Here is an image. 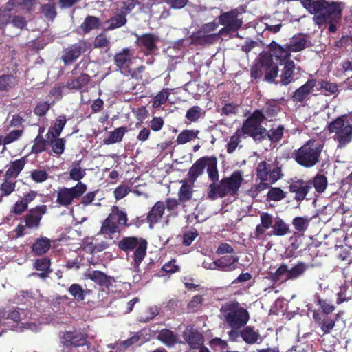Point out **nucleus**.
Here are the masks:
<instances>
[{
    "label": "nucleus",
    "mask_w": 352,
    "mask_h": 352,
    "mask_svg": "<svg viewBox=\"0 0 352 352\" xmlns=\"http://www.w3.org/2000/svg\"><path fill=\"white\" fill-rule=\"evenodd\" d=\"M302 6L314 14L313 20L316 25L320 27L329 24L328 30L331 32L337 30L343 11V4L338 1L326 0H301Z\"/></svg>",
    "instance_id": "nucleus-1"
},
{
    "label": "nucleus",
    "mask_w": 352,
    "mask_h": 352,
    "mask_svg": "<svg viewBox=\"0 0 352 352\" xmlns=\"http://www.w3.org/2000/svg\"><path fill=\"white\" fill-rule=\"evenodd\" d=\"M219 318L228 327L241 329L248 322L250 314L239 302H229L221 307Z\"/></svg>",
    "instance_id": "nucleus-2"
},
{
    "label": "nucleus",
    "mask_w": 352,
    "mask_h": 352,
    "mask_svg": "<svg viewBox=\"0 0 352 352\" xmlns=\"http://www.w3.org/2000/svg\"><path fill=\"white\" fill-rule=\"evenodd\" d=\"M333 138L337 143V148H344L352 142V123L347 115L344 114L338 117L328 125Z\"/></svg>",
    "instance_id": "nucleus-3"
},
{
    "label": "nucleus",
    "mask_w": 352,
    "mask_h": 352,
    "mask_svg": "<svg viewBox=\"0 0 352 352\" xmlns=\"http://www.w3.org/2000/svg\"><path fill=\"white\" fill-rule=\"evenodd\" d=\"M275 60L271 52L270 54H261L259 61L252 67L251 76L258 79L265 73V80L274 82L278 73V63H275Z\"/></svg>",
    "instance_id": "nucleus-4"
},
{
    "label": "nucleus",
    "mask_w": 352,
    "mask_h": 352,
    "mask_svg": "<svg viewBox=\"0 0 352 352\" xmlns=\"http://www.w3.org/2000/svg\"><path fill=\"white\" fill-rule=\"evenodd\" d=\"M321 151V146L314 140H310L299 149L295 151L294 155L298 164L311 168L318 162Z\"/></svg>",
    "instance_id": "nucleus-5"
},
{
    "label": "nucleus",
    "mask_w": 352,
    "mask_h": 352,
    "mask_svg": "<svg viewBox=\"0 0 352 352\" xmlns=\"http://www.w3.org/2000/svg\"><path fill=\"white\" fill-rule=\"evenodd\" d=\"M307 43V40L303 35L294 36L286 44L285 47L272 42L270 45V51L275 57L276 61L283 64L290 56V52H296L302 50Z\"/></svg>",
    "instance_id": "nucleus-6"
},
{
    "label": "nucleus",
    "mask_w": 352,
    "mask_h": 352,
    "mask_svg": "<svg viewBox=\"0 0 352 352\" xmlns=\"http://www.w3.org/2000/svg\"><path fill=\"white\" fill-rule=\"evenodd\" d=\"M126 222V214L119 210L118 208L113 207L109 217L104 221L100 232L106 237L111 238L112 234L120 232Z\"/></svg>",
    "instance_id": "nucleus-7"
},
{
    "label": "nucleus",
    "mask_w": 352,
    "mask_h": 352,
    "mask_svg": "<svg viewBox=\"0 0 352 352\" xmlns=\"http://www.w3.org/2000/svg\"><path fill=\"white\" fill-rule=\"evenodd\" d=\"M28 317V312L22 309L16 308L13 310H6L5 308L0 309V325L2 320L5 319H11L14 322L19 323L15 327V331H23L24 329H30L33 331H38V326L34 322H23Z\"/></svg>",
    "instance_id": "nucleus-8"
},
{
    "label": "nucleus",
    "mask_w": 352,
    "mask_h": 352,
    "mask_svg": "<svg viewBox=\"0 0 352 352\" xmlns=\"http://www.w3.org/2000/svg\"><path fill=\"white\" fill-rule=\"evenodd\" d=\"M308 268L307 264L300 261L292 267L285 263H282L272 274V278L275 281L280 282L294 280L302 276Z\"/></svg>",
    "instance_id": "nucleus-9"
},
{
    "label": "nucleus",
    "mask_w": 352,
    "mask_h": 352,
    "mask_svg": "<svg viewBox=\"0 0 352 352\" xmlns=\"http://www.w3.org/2000/svg\"><path fill=\"white\" fill-rule=\"evenodd\" d=\"M87 189V185L82 182H78L74 187L60 188L57 191L56 203L61 206H69L74 199L81 197Z\"/></svg>",
    "instance_id": "nucleus-10"
},
{
    "label": "nucleus",
    "mask_w": 352,
    "mask_h": 352,
    "mask_svg": "<svg viewBox=\"0 0 352 352\" xmlns=\"http://www.w3.org/2000/svg\"><path fill=\"white\" fill-rule=\"evenodd\" d=\"M118 246L121 250L124 251L131 250L136 248L133 254V267L135 270L138 271L140 264L146 255V241H142L139 243L138 239L135 237H126L119 242Z\"/></svg>",
    "instance_id": "nucleus-11"
},
{
    "label": "nucleus",
    "mask_w": 352,
    "mask_h": 352,
    "mask_svg": "<svg viewBox=\"0 0 352 352\" xmlns=\"http://www.w3.org/2000/svg\"><path fill=\"white\" fill-rule=\"evenodd\" d=\"M264 119V114L260 111H256L244 122L241 131L254 139L263 137L267 134L266 129L261 125Z\"/></svg>",
    "instance_id": "nucleus-12"
},
{
    "label": "nucleus",
    "mask_w": 352,
    "mask_h": 352,
    "mask_svg": "<svg viewBox=\"0 0 352 352\" xmlns=\"http://www.w3.org/2000/svg\"><path fill=\"white\" fill-rule=\"evenodd\" d=\"M219 22L223 25L219 32L221 36L236 32L243 23L241 13L236 9L222 13L219 16Z\"/></svg>",
    "instance_id": "nucleus-13"
},
{
    "label": "nucleus",
    "mask_w": 352,
    "mask_h": 352,
    "mask_svg": "<svg viewBox=\"0 0 352 352\" xmlns=\"http://www.w3.org/2000/svg\"><path fill=\"white\" fill-rule=\"evenodd\" d=\"M242 181V175L239 171H235L230 177L223 179L219 185L220 197H223L228 194L235 195L239 190Z\"/></svg>",
    "instance_id": "nucleus-14"
},
{
    "label": "nucleus",
    "mask_w": 352,
    "mask_h": 352,
    "mask_svg": "<svg viewBox=\"0 0 352 352\" xmlns=\"http://www.w3.org/2000/svg\"><path fill=\"white\" fill-rule=\"evenodd\" d=\"M90 44L85 41H80L79 42L68 47L64 51L63 55V60L65 65L72 63L76 60L82 53L85 52L89 50Z\"/></svg>",
    "instance_id": "nucleus-15"
},
{
    "label": "nucleus",
    "mask_w": 352,
    "mask_h": 352,
    "mask_svg": "<svg viewBox=\"0 0 352 352\" xmlns=\"http://www.w3.org/2000/svg\"><path fill=\"white\" fill-rule=\"evenodd\" d=\"M47 212L45 205L38 206L30 210L29 214L25 216V223L29 228H37L43 216Z\"/></svg>",
    "instance_id": "nucleus-16"
},
{
    "label": "nucleus",
    "mask_w": 352,
    "mask_h": 352,
    "mask_svg": "<svg viewBox=\"0 0 352 352\" xmlns=\"http://www.w3.org/2000/svg\"><path fill=\"white\" fill-rule=\"evenodd\" d=\"M61 344L74 346H83L86 344V337L80 331H67L60 337Z\"/></svg>",
    "instance_id": "nucleus-17"
},
{
    "label": "nucleus",
    "mask_w": 352,
    "mask_h": 352,
    "mask_svg": "<svg viewBox=\"0 0 352 352\" xmlns=\"http://www.w3.org/2000/svg\"><path fill=\"white\" fill-rule=\"evenodd\" d=\"M292 192L296 194L295 199L297 201L303 200L309 190L311 189V182L310 181L298 180L289 186Z\"/></svg>",
    "instance_id": "nucleus-18"
},
{
    "label": "nucleus",
    "mask_w": 352,
    "mask_h": 352,
    "mask_svg": "<svg viewBox=\"0 0 352 352\" xmlns=\"http://www.w3.org/2000/svg\"><path fill=\"white\" fill-rule=\"evenodd\" d=\"M239 258L237 256L226 255L217 259L218 270L232 272L239 267Z\"/></svg>",
    "instance_id": "nucleus-19"
},
{
    "label": "nucleus",
    "mask_w": 352,
    "mask_h": 352,
    "mask_svg": "<svg viewBox=\"0 0 352 352\" xmlns=\"http://www.w3.org/2000/svg\"><path fill=\"white\" fill-rule=\"evenodd\" d=\"M136 43L141 47H144L149 52H153L156 49L157 37L153 34H145L140 36L135 34Z\"/></svg>",
    "instance_id": "nucleus-20"
},
{
    "label": "nucleus",
    "mask_w": 352,
    "mask_h": 352,
    "mask_svg": "<svg viewBox=\"0 0 352 352\" xmlns=\"http://www.w3.org/2000/svg\"><path fill=\"white\" fill-rule=\"evenodd\" d=\"M184 338L192 348H199L203 344L201 335L191 327H187L184 331Z\"/></svg>",
    "instance_id": "nucleus-21"
},
{
    "label": "nucleus",
    "mask_w": 352,
    "mask_h": 352,
    "mask_svg": "<svg viewBox=\"0 0 352 352\" xmlns=\"http://www.w3.org/2000/svg\"><path fill=\"white\" fill-rule=\"evenodd\" d=\"M316 86L317 82L315 79L309 80L294 92L293 95L294 100L302 102Z\"/></svg>",
    "instance_id": "nucleus-22"
},
{
    "label": "nucleus",
    "mask_w": 352,
    "mask_h": 352,
    "mask_svg": "<svg viewBox=\"0 0 352 352\" xmlns=\"http://www.w3.org/2000/svg\"><path fill=\"white\" fill-rule=\"evenodd\" d=\"M275 63H278V65H280L279 61L275 60ZM283 64H285V66L280 75V82L282 85H287L293 80L295 64L294 61L287 60Z\"/></svg>",
    "instance_id": "nucleus-23"
},
{
    "label": "nucleus",
    "mask_w": 352,
    "mask_h": 352,
    "mask_svg": "<svg viewBox=\"0 0 352 352\" xmlns=\"http://www.w3.org/2000/svg\"><path fill=\"white\" fill-rule=\"evenodd\" d=\"M157 338L164 344L168 347L173 346L175 344L179 342V338L170 329H162L161 330L157 336Z\"/></svg>",
    "instance_id": "nucleus-24"
},
{
    "label": "nucleus",
    "mask_w": 352,
    "mask_h": 352,
    "mask_svg": "<svg viewBox=\"0 0 352 352\" xmlns=\"http://www.w3.org/2000/svg\"><path fill=\"white\" fill-rule=\"evenodd\" d=\"M131 57L129 48H124L116 54L114 61L119 68H126L131 63Z\"/></svg>",
    "instance_id": "nucleus-25"
},
{
    "label": "nucleus",
    "mask_w": 352,
    "mask_h": 352,
    "mask_svg": "<svg viewBox=\"0 0 352 352\" xmlns=\"http://www.w3.org/2000/svg\"><path fill=\"white\" fill-rule=\"evenodd\" d=\"M164 204L162 201H157L152 208L147 217L151 228H152L153 224L156 223L161 219L164 214Z\"/></svg>",
    "instance_id": "nucleus-26"
},
{
    "label": "nucleus",
    "mask_w": 352,
    "mask_h": 352,
    "mask_svg": "<svg viewBox=\"0 0 352 352\" xmlns=\"http://www.w3.org/2000/svg\"><path fill=\"white\" fill-rule=\"evenodd\" d=\"M51 247V240L47 237L37 239L32 245V251L37 255L46 253Z\"/></svg>",
    "instance_id": "nucleus-27"
},
{
    "label": "nucleus",
    "mask_w": 352,
    "mask_h": 352,
    "mask_svg": "<svg viewBox=\"0 0 352 352\" xmlns=\"http://www.w3.org/2000/svg\"><path fill=\"white\" fill-rule=\"evenodd\" d=\"M207 157H202L197 160L188 172V177L191 180H196V179L200 176L204 170L206 166Z\"/></svg>",
    "instance_id": "nucleus-28"
},
{
    "label": "nucleus",
    "mask_w": 352,
    "mask_h": 352,
    "mask_svg": "<svg viewBox=\"0 0 352 352\" xmlns=\"http://www.w3.org/2000/svg\"><path fill=\"white\" fill-rule=\"evenodd\" d=\"M85 276L101 286H107L110 283V278L100 271H89Z\"/></svg>",
    "instance_id": "nucleus-29"
},
{
    "label": "nucleus",
    "mask_w": 352,
    "mask_h": 352,
    "mask_svg": "<svg viewBox=\"0 0 352 352\" xmlns=\"http://www.w3.org/2000/svg\"><path fill=\"white\" fill-rule=\"evenodd\" d=\"M66 124V118L65 116H59L54 123V125L53 127H52L47 135V140H50V136H52V138H58L63 129H64Z\"/></svg>",
    "instance_id": "nucleus-30"
},
{
    "label": "nucleus",
    "mask_w": 352,
    "mask_h": 352,
    "mask_svg": "<svg viewBox=\"0 0 352 352\" xmlns=\"http://www.w3.org/2000/svg\"><path fill=\"white\" fill-rule=\"evenodd\" d=\"M127 131L126 127H119L110 132L107 138L104 139L103 142L106 145H111L122 141L124 135Z\"/></svg>",
    "instance_id": "nucleus-31"
},
{
    "label": "nucleus",
    "mask_w": 352,
    "mask_h": 352,
    "mask_svg": "<svg viewBox=\"0 0 352 352\" xmlns=\"http://www.w3.org/2000/svg\"><path fill=\"white\" fill-rule=\"evenodd\" d=\"M68 292L73 298L78 301H82L85 296L90 294L91 291L86 289H84L79 284H72L68 289Z\"/></svg>",
    "instance_id": "nucleus-32"
},
{
    "label": "nucleus",
    "mask_w": 352,
    "mask_h": 352,
    "mask_svg": "<svg viewBox=\"0 0 352 352\" xmlns=\"http://www.w3.org/2000/svg\"><path fill=\"white\" fill-rule=\"evenodd\" d=\"M25 164V157H21V159L14 161L7 170L6 175L10 177H16L24 168Z\"/></svg>",
    "instance_id": "nucleus-33"
},
{
    "label": "nucleus",
    "mask_w": 352,
    "mask_h": 352,
    "mask_svg": "<svg viewBox=\"0 0 352 352\" xmlns=\"http://www.w3.org/2000/svg\"><path fill=\"white\" fill-rule=\"evenodd\" d=\"M86 170L80 166V161L74 162L69 170V177L74 181H80L85 176Z\"/></svg>",
    "instance_id": "nucleus-34"
},
{
    "label": "nucleus",
    "mask_w": 352,
    "mask_h": 352,
    "mask_svg": "<svg viewBox=\"0 0 352 352\" xmlns=\"http://www.w3.org/2000/svg\"><path fill=\"white\" fill-rule=\"evenodd\" d=\"M89 81V76L83 74L75 79L70 80L67 82L66 87L71 90H78L87 84Z\"/></svg>",
    "instance_id": "nucleus-35"
},
{
    "label": "nucleus",
    "mask_w": 352,
    "mask_h": 352,
    "mask_svg": "<svg viewBox=\"0 0 352 352\" xmlns=\"http://www.w3.org/2000/svg\"><path fill=\"white\" fill-rule=\"evenodd\" d=\"M350 286H351V283L345 282L340 287V292L337 294L338 304L342 303L351 299L352 290L349 289Z\"/></svg>",
    "instance_id": "nucleus-36"
},
{
    "label": "nucleus",
    "mask_w": 352,
    "mask_h": 352,
    "mask_svg": "<svg viewBox=\"0 0 352 352\" xmlns=\"http://www.w3.org/2000/svg\"><path fill=\"white\" fill-rule=\"evenodd\" d=\"M241 337L246 343L252 344L258 341L259 334L252 327H246L241 331Z\"/></svg>",
    "instance_id": "nucleus-37"
},
{
    "label": "nucleus",
    "mask_w": 352,
    "mask_h": 352,
    "mask_svg": "<svg viewBox=\"0 0 352 352\" xmlns=\"http://www.w3.org/2000/svg\"><path fill=\"white\" fill-rule=\"evenodd\" d=\"M315 321L320 326L323 333H329L335 327V321L328 317L324 318L322 320L319 318L318 314H314Z\"/></svg>",
    "instance_id": "nucleus-38"
},
{
    "label": "nucleus",
    "mask_w": 352,
    "mask_h": 352,
    "mask_svg": "<svg viewBox=\"0 0 352 352\" xmlns=\"http://www.w3.org/2000/svg\"><path fill=\"white\" fill-rule=\"evenodd\" d=\"M206 164V167H207L208 177L213 182H215L219 179V173L217 167V162L216 158L207 157Z\"/></svg>",
    "instance_id": "nucleus-39"
},
{
    "label": "nucleus",
    "mask_w": 352,
    "mask_h": 352,
    "mask_svg": "<svg viewBox=\"0 0 352 352\" xmlns=\"http://www.w3.org/2000/svg\"><path fill=\"white\" fill-rule=\"evenodd\" d=\"M318 85V89H322L326 96L337 95L339 93V87L337 83L322 80Z\"/></svg>",
    "instance_id": "nucleus-40"
},
{
    "label": "nucleus",
    "mask_w": 352,
    "mask_h": 352,
    "mask_svg": "<svg viewBox=\"0 0 352 352\" xmlns=\"http://www.w3.org/2000/svg\"><path fill=\"white\" fill-rule=\"evenodd\" d=\"M126 23V16L122 14H118L109 19L107 23L109 25L107 29L113 30L123 26Z\"/></svg>",
    "instance_id": "nucleus-41"
},
{
    "label": "nucleus",
    "mask_w": 352,
    "mask_h": 352,
    "mask_svg": "<svg viewBox=\"0 0 352 352\" xmlns=\"http://www.w3.org/2000/svg\"><path fill=\"white\" fill-rule=\"evenodd\" d=\"M198 133V131L184 130L178 135L177 142L178 144H184L197 138Z\"/></svg>",
    "instance_id": "nucleus-42"
},
{
    "label": "nucleus",
    "mask_w": 352,
    "mask_h": 352,
    "mask_svg": "<svg viewBox=\"0 0 352 352\" xmlns=\"http://www.w3.org/2000/svg\"><path fill=\"white\" fill-rule=\"evenodd\" d=\"M99 25L100 20L98 18L93 16H89L81 24L80 28L84 32H89L92 30L98 28Z\"/></svg>",
    "instance_id": "nucleus-43"
},
{
    "label": "nucleus",
    "mask_w": 352,
    "mask_h": 352,
    "mask_svg": "<svg viewBox=\"0 0 352 352\" xmlns=\"http://www.w3.org/2000/svg\"><path fill=\"white\" fill-rule=\"evenodd\" d=\"M16 83V78L12 75H2L0 76V91H8Z\"/></svg>",
    "instance_id": "nucleus-44"
},
{
    "label": "nucleus",
    "mask_w": 352,
    "mask_h": 352,
    "mask_svg": "<svg viewBox=\"0 0 352 352\" xmlns=\"http://www.w3.org/2000/svg\"><path fill=\"white\" fill-rule=\"evenodd\" d=\"M311 182V186H314L316 190L319 193L323 192L327 186V177L322 175H317L313 179L310 181Z\"/></svg>",
    "instance_id": "nucleus-45"
},
{
    "label": "nucleus",
    "mask_w": 352,
    "mask_h": 352,
    "mask_svg": "<svg viewBox=\"0 0 352 352\" xmlns=\"http://www.w3.org/2000/svg\"><path fill=\"white\" fill-rule=\"evenodd\" d=\"M47 141L50 142L55 154L60 155L64 152L65 140L63 138H52V136H50V140Z\"/></svg>",
    "instance_id": "nucleus-46"
},
{
    "label": "nucleus",
    "mask_w": 352,
    "mask_h": 352,
    "mask_svg": "<svg viewBox=\"0 0 352 352\" xmlns=\"http://www.w3.org/2000/svg\"><path fill=\"white\" fill-rule=\"evenodd\" d=\"M273 234L276 236H284L289 233V226L282 219H277L273 226Z\"/></svg>",
    "instance_id": "nucleus-47"
},
{
    "label": "nucleus",
    "mask_w": 352,
    "mask_h": 352,
    "mask_svg": "<svg viewBox=\"0 0 352 352\" xmlns=\"http://www.w3.org/2000/svg\"><path fill=\"white\" fill-rule=\"evenodd\" d=\"M41 11L45 18L50 20H53L56 16L55 3L52 1H50L47 3L41 6Z\"/></svg>",
    "instance_id": "nucleus-48"
},
{
    "label": "nucleus",
    "mask_w": 352,
    "mask_h": 352,
    "mask_svg": "<svg viewBox=\"0 0 352 352\" xmlns=\"http://www.w3.org/2000/svg\"><path fill=\"white\" fill-rule=\"evenodd\" d=\"M310 219L307 217H295L293 219L292 224L298 232H304L309 225Z\"/></svg>",
    "instance_id": "nucleus-49"
},
{
    "label": "nucleus",
    "mask_w": 352,
    "mask_h": 352,
    "mask_svg": "<svg viewBox=\"0 0 352 352\" xmlns=\"http://www.w3.org/2000/svg\"><path fill=\"white\" fill-rule=\"evenodd\" d=\"M242 132L238 130L232 137L227 144V151L229 153H232L236 149L241 142V137Z\"/></svg>",
    "instance_id": "nucleus-50"
},
{
    "label": "nucleus",
    "mask_w": 352,
    "mask_h": 352,
    "mask_svg": "<svg viewBox=\"0 0 352 352\" xmlns=\"http://www.w3.org/2000/svg\"><path fill=\"white\" fill-rule=\"evenodd\" d=\"M23 131L21 130H13L10 131L6 136H0L3 144L4 145L3 150L6 149L5 146L10 144L17 140L21 136Z\"/></svg>",
    "instance_id": "nucleus-51"
},
{
    "label": "nucleus",
    "mask_w": 352,
    "mask_h": 352,
    "mask_svg": "<svg viewBox=\"0 0 352 352\" xmlns=\"http://www.w3.org/2000/svg\"><path fill=\"white\" fill-rule=\"evenodd\" d=\"M286 197V193L280 188H272L267 193V199L272 201H279Z\"/></svg>",
    "instance_id": "nucleus-52"
},
{
    "label": "nucleus",
    "mask_w": 352,
    "mask_h": 352,
    "mask_svg": "<svg viewBox=\"0 0 352 352\" xmlns=\"http://www.w3.org/2000/svg\"><path fill=\"white\" fill-rule=\"evenodd\" d=\"M269 164L265 162H261L257 166V177L263 182L268 181Z\"/></svg>",
    "instance_id": "nucleus-53"
},
{
    "label": "nucleus",
    "mask_w": 352,
    "mask_h": 352,
    "mask_svg": "<svg viewBox=\"0 0 352 352\" xmlns=\"http://www.w3.org/2000/svg\"><path fill=\"white\" fill-rule=\"evenodd\" d=\"M202 114L203 111L200 107L193 106L187 111L186 117L190 122H195L201 118Z\"/></svg>",
    "instance_id": "nucleus-54"
},
{
    "label": "nucleus",
    "mask_w": 352,
    "mask_h": 352,
    "mask_svg": "<svg viewBox=\"0 0 352 352\" xmlns=\"http://www.w3.org/2000/svg\"><path fill=\"white\" fill-rule=\"evenodd\" d=\"M139 339L138 336L134 335L127 340L116 343V349L124 351L128 347L138 342Z\"/></svg>",
    "instance_id": "nucleus-55"
},
{
    "label": "nucleus",
    "mask_w": 352,
    "mask_h": 352,
    "mask_svg": "<svg viewBox=\"0 0 352 352\" xmlns=\"http://www.w3.org/2000/svg\"><path fill=\"white\" fill-rule=\"evenodd\" d=\"M169 92L167 90H162L155 98L153 102L154 108L160 107L162 104L165 103L168 98Z\"/></svg>",
    "instance_id": "nucleus-56"
},
{
    "label": "nucleus",
    "mask_w": 352,
    "mask_h": 352,
    "mask_svg": "<svg viewBox=\"0 0 352 352\" xmlns=\"http://www.w3.org/2000/svg\"><path fill=\"white\" fill-rule=\"evenodd\" d=\"M16 182L6 180L0 186L1 196L10 195L15 189Z\"/></svg>",
    "instance_id": "nucleus-57"
},
{
    "label": "nucleus",
    "mask_w": 352,
    "mask_h": 352,
    "mask_svg": "<svg viewBox=\"0 0 352 352\" xmlns=\"http://www.w3.org/2000/svg\"><path fill=\"white\" fill-rule=\"evenodd\" d=\"M32 179L36 183H42L48 179V174L45 170H34L31 172Z\"/></svg>",
    "instance_id": "nucleus-58"
},
{
    "label": "nucleus",
    "mask_w": 352,
    "mask_h": 352,
    "mask_svg": "<svg viewBox=\"0 0 352 352\" xmlns=\"http://www.w3.org/2000/svg\"><path fill=\"white\" fill-rule=\"evenodd\" d=\"M192 197V188L187 184H184L180 188L179 191V199L185 201L189 200Z\"/></svg>",
    "instance_id": "nucleus-59"
},
{
    "label": "nucleus",
    "mask_w": 352,
    "mask_h": 352,
    "mask_svg": "<svg viewBox=\"0 0 352 352\" xmlns=\"http://www.w3.org/2000/svg\"><path fill=\"white\" fill-rule=\"evenodd\" d=\"M46 141L38 135L34 140V144L32 146V151L34 153H39L45 149Z\"/></svg>",
    "instance_id": "nucleus-60"
},
{
    "label": "nucleus",
    "mask_w": 352,
    "mask_h": 352,
    "mask_svg": "<svg viewBox=\"0 0 352 352\" xmlns=\"http://www.w3.org/2000/svg\"><path fill=\"white\" fill-rule=\"evenodd\" d=\"M283 127L282 126H279L276 129H272L270 131L267 132L269 138L272 141H278L280 140L283 135Z\"/></svg>",
    "instance_id": "nucleus-61"
},
{
    "label": "nucleus",
    "mask_w": 352,
    "mask_h": 352,
    "mask_svg": "<svg viewBox=\"0 0 352 352\" xmlns=\"http://www.w3.org/2000/svg\"><path fill=\"white\" fill-rule=\"evenodd\" d=\"M179 266L175 264V261L172 260L163 265L162 270L161 272L162 274L160 276H164L163 274L164 272L170 274L175 273L179 271Z\"/></svg>",
    "instance_id": "nucleus-62"
},
{
    "label": "nucleus",
    "mask_w": 352,
    "mask_h": 352,
    "mask_svg": "<svg viewBox=\"0 0 352 352\" xmlns=\"http://www.w3.org/2000/svg\"><path fill=\"white\" fill-rule=\"evenodd\" d=\"M50 261L46 257L37 259L34 262V267L39 271H48L50 270Z\"/></svg>",
    "instance_id": "nucleus-63"
},
{
    "label": "nucleus",
    "mask_w": 352,
    "mask_h": 352,
    "mask_svg": "<svg viewBox=\"0 0 352 352\" xmlns=\"http://www.w3.org/2000/svg\"><path fill=\"white\" fill-rule=\"evenodd\" d=\"M159 311L157 307H149L145 313V316H142L139 320L143 322H147L152 320L158 314Z\"/></svg>",
    "instance_id": "nucleus-64"
}]
</instances>
